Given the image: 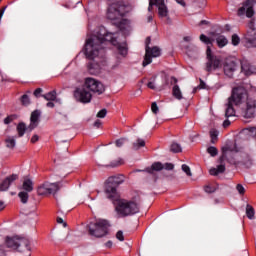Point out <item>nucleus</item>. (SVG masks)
Wrapping results in <instances>:
<instances>
[{
  "mask_svg": "<svg viewBox=\"0 0 256 256\" xmlns=\"http://www.w3.org/2000/svg\"><path fill=\"white\" fill-rule=\"evenodd\" d=\"M113 35V33L107 32V29L100 28L97 35H92L86 39L84 45V55L86 59H89L90 61L87 64V70L90 75H99V73H101V64L95 62V59H98L103 52L104 43H112L115 47H117L118 53L122 55V57H127V44L117 42V39H115Z\"/></svg>",
  "mask_w": 256,
  "mask_h": 256,
  "instance_id": "f257e3e1",
  "label": "nucleus"
},
{
  "mask_svg": "<svg viewBox=\"0 0 256 256\" xmlns=\"http://www.w3.org/2000/svg\"><path fill=\"white\" fill-rule=\"evenodd\" d=\"M125 15H127V6L122 2H114L108 6L107 19L114 21L120 31H127L130 27L129 20L123 19Z\"/></svg>",
  "mask_w": 256,
  "mask_h": 256,
  "instance_id": "f03ea898",
  "label": "nucleus"
},
{
  "mask_svg": "<svg viewBox=\"0 0 256 256\" xmlns=\"http://www.w3.org/2000/svg\"><path fill=\"white\" fill-rule=\"evenodd\" d=\"M237 153H239V149L236 144L222 147V156L219 158L220 165H218L217 168H211L209 170L210 175L217 176L221 173H225V164H223V161L226 159L229 163H235V155H237Z\"/></svg>",
  "mask_w": 256,
  "mask_h": 256,
  "instance_id": "7ed1b4c3",
  "label": "nucleus"
},
{
  "mask_svg": "<svg viewBox=\"0 0 256 256\" xmlns=\"http://www.w3.org/2000/svg\"><path fill=\"white\" fill-rule=\"evenodd\" d=\"M247 97V90L243 87L234 88L231 97L228 98L226 103L225 117H235V108L233 105H241L243 100Z\"/></svg>",
  "mask_w": 256,
  "mask_h": 256,
  "instance_id": "20e7f679",
  "label": "nucleus"
},
{
  "mask_svg": "<svg viewBox=\"0 0 256 256\" xmlns=\"http://www.w3.org/2000/svg\"><path fill=\"white\" fill-rule=\"evenodd\" d=\"M125 183V176L123 174H118L115 176H110L104 184V193L107 199L110 201H115L119 195L117 194V187Z\"/></svg>",
  "mask_w": 256,
  "mask_h": 256,
  "instance_id": "39448f33",
  "label": "nucleus"
},
{
  "mask_svg": "<svg viewBox=\"0 0 256 256\" xmlns=\"http://www.w3.org/2000/svg\"><path fill=\"white\" fill-rule=\"evenodd\" d=\"M116 211L118 213V217H130L131 215H137V213H139V204L131 200L118 199Z\"/></svg>",
  "mask_w": 256,
  "mask_h": 256,
  "instance_id": "423d86ee",
  "label": "nucleus"
},
{
  "mask_svg": "<svg viewBox=\"0 0 256 256\" xmlns=\"http://www.w3.org/2000/svg\"><path fill=\"white\" fill-rule=\"evenodd\" d=\"M109 227H111V224L108 220L97 219L95 222H91L88 225V231L92 237L101 238L105 237V235H108Z\"/></svg>",
  "mask_w": 256,
  "mask_h": 256,
  "instance_id": "0eeeda50",
  "label": "nucleus"
},
{
  "mask_svg": "<svg viewBox=\"0 0 256 256\" xmlns=\"http://www.w3.org/2000/svg\"><path fill=\"white\" fill-rule=\"evenodd\" d=\"M83 85L92 95H103L105 93V85L95 78H85Z\"/></svg>",
  "mask_w": 256,
  "mask_h": 256,
  "instance_id": "6e6552de",
  "label": "nucleus"
},
{
  "mask_svg": "<svg viewBox=\"0 0 256 256\" xmlns=\"http://www.w3.org/2000/svg\"><path fill=\"white\" fill-rule=\"evenodd\" d=\"M73 97L77 103H83L84 105L91 103L93 100V94L87 88H85L84 84L75 88Z\"/></svg>",
  "mask_w": 256,
  "mask_h": 256,
  "instance_id": "1a4fd4ad",
  "label": "nucleus"
},
{
  "mask_svg": "<svg viewBox=\"0 0 256 256\" xmlns=\"http://www.w3.org/2000/svg\"><path fill=\"white\" fill-rule=\"evenodd\" d=\"M206 59H207V62L205 64L204 69L207 73H213V71H217V69H220L221 59L213 55V53L211 52V46H207Z\"/></svg>",
  "mask_w": 256,
  "mask_h": 256,
  "instance_id": "9d476101",
  "label": "nucleus"
},
{
  "mask_svg": "<svg viewBox=\"0 0 256 256\" xmlns=\"http://www.w3.org/2000/svg\"><path fill=\"white\" fill-rule=\"evenodd\" d=\"M145 56H144V60L142 62L143 67H147V65H151V63H153V59L157 58V57H161V48L154 46V47H149L146 46L145 47Z\"/></svg>",
  "mask_w": 256,
  "mask_h": 256,
  "instance_id": "9b49d317",
  "label": "nucleus"
},
{
  "mask_svg": "<svg viewBox=\"0 0 256 256\" xmlns=\"http://www.w3.org/2000/svg\"><path fill=\"white\" fill-rule=\"evenodd\" d=\"M59 189H60L59 182H56V183L46 182L38 187L37 193L38 195H55V193L59 191Z\"/></svg>",
  "mask_w": 256,
  "mask_h": 256,
  "instance_id": "f8f14e48",
  "label": "nucleus"
},
{
  "mask_svg": "<svg viewBox=\"0 0 256 256\" xmlns=\"http://www.w3.org/2000/svg\"><path fill=\"white\" fill-rule=\"evenodd\" d=\"M249 31L245 35L246 47H256V30L255 21L251 20L248 23Z\"/></svg>",
  "mask_w": 256,
  "mask_h": 256,
  "instance_id": "ddd939ff",
  "label": "nucleus"
},
{
  "mask_svg": "<svg viewBox=\"0 0 256 256\" xmlns=\"http://www.w3.org/2000/svg\"><path fill=\"white\" fill-rule=\"evenodd\" d=\"M245 13H246V17H249V18L255 15V11H253V3L251 2V0H246L243 3V6L238 9L237 15L238 17H243Z\"/></svg>",
  "mask_w": 256,
  "mask_h": 256,
  "instance_id": "4468645a",
  "label": "nucleus"
},
{
  "mask_svg": "<svg viewBox=\"0 0 256 256\" xmlns=\"http://www.w3.org/2000/svg\"><path fill=\"white\" fill-rule=\"evenodd\" d=\"M41 117V111L35 110L31 113L30 124L28 126V131L31 132L33 129L39 126V119Z\"/></svg>",
  "mask_w": 256,
  "mask_h": 256,
  "instance_id": "2eb2a0df",
  "label": "nucleus"
},
{
  "mask_svg": "<svg viewBox=\"0 0 256 256\" xmlns=\"http://www.w3.org/2000/svg\"><path fill=\"white\" fill-rule=\"evenodd\" d=\"M19 179V175L12 174L4 179L3 182L0 183V191H7L15 181Z\"/></svg>",
  "mask_w": 256,
  "mask_h": 256,
  "instance_id": "dca6fc26",
  "label": "nucleus"
},
{
  "mask_svg": "<svg viewBox=\"0 0 256 256\" xmlns=\"http://www.w3.org/2000/svg\"><path fill=\"white\" fill-rule=\"evenodd\" d=\"M237 69V64L233 60H226L224 62V75L226 77H233V73H235Z\"/></svg>",
  "mask_w": 256,
  "mask_h": 256,
  "instance_id": "f3484780",
  "label": "nucleus"
},
{
  "mask_svg": "<svg viewBox=\"0 0 256 256\" xmlns=\"http://www.w3.org/2000/svg\"><path fill=\"white\" fill-rule=\"evenodd\" d=\"M6 245L9 249H19V236L7 237Z\"/></svg>",
  "mask_w": 256,
  "mask_h": 256,
  "instance_id": "a211bd4d",
  "label": "nucleus"
},
{
  "mask_svg": "<svg viewBox=\"0 0 256 256\" xmlns=\"http://www.w3.org/2000/svg\"><path fill=\"white\" fill-rule=\"evenodd\" d=\"M255 109H256L255 104L247 103L245 117L247 119H251V117H254L255 116Z\"/></svg>",
  "mask_w": 256,
  "mask_h": 256,
  "instance_id": "6ab92c4d",
  "label": "nucleus"
},
{
  "mask_svg": "<svg viewBox=\"0 0 256 256\" xmlns=\"http://www.w3.org/2000/svg\"><path fill=\"white\" fill-rule=\"evenodd\" d=\"M172 95L173 97H175V99H178V101H181V99H183V93L181 92V88H179V85L173 86Z\"/></svg>",
  "mask_w": 256,
  "mask_h": 256,
  "instance_id": "aec40b11",
  "label": "nucleus"
},
{
  "mask_svg": "<svg viewBox=\"0 0 256 256\" xmlns=\"http://www.w3.org/2000/svg\"><path fill=\"white\" fill-rule=\"evenodd\" d=\"M251 67V64L247 63V62H243L242 63V72L244 73V75H246L247 77H249V75H254L256 73L255 70H249V68Z\"/></svg>",
  "mask_w": 256,
  "mask_h": 256,
  "instance_id": "412c9836",
  "label": "nucleus"
},
{
  "mask_svg": "<svg viewBox=\"0 0 256 256\" xmlns=\"http://www.w3.org/2000/svg\"><path fill=\"white\" fill-rule=\"evenodd\" d=\"M22 189H24L26 193H31V191H33V181H31V179H25Z\"/></svg>",
  "mask_w": 256,
  "mask_h": 256,
  "instance_id": "4be33fe9",
  "label": "nucleus"
},
{
  "mask_svg": "<svg viewBox=\"0 0 256 256\" xmlns=\"http://www.w3.org/2000/svg\"><path fill=\"white\" fill-rule=\"evenodd\" d=\"M147 173H153V171H163V163L155 162L151 168L146 169Z\"/></svg>",
  "mask_w": 256,
  "mask_h": 256,
  "instance_id": "5701e85b",
  "label": "nucleus"
},
{
  "mask_svg": "<svg viewBox=\"0 0 256 256\" xmlns=\"http://www.w3.org/2000/svg\"><path fill=\"white\" fill-rule=\"evenodd\" d=\"M216 43H217L218 47L220 49H222V47H225V45H227V43H229V40H227V38L223 35H218L216 37Z\"/></svg>",
  "mask_w": 256,
  "mask_h": 256,
  "instance_id": "b1692460",
  "label": "nucleus"
},
{
  "mask_svg": "<svg viewBox=\"0 0 256 256\" xmlns=\"http://www.w3.org/2000/svg\"><path fill=\"white\" fill-rule=\"evenodd\" d=\"M25 131H29V128H27L25 123H19L17 125L18 137H23V135H25Z\"/></svg>",
  "mask_w": 256,
  "mask_h": 256,
  "instance_id": "393cba45",
  "label": "nucleus"
},
{
  "mask_svg": "<svg viewBox=\"0 0 256 256\" xmlns=\"http://www.w3.org/2000/svg\"><path fill=\"white\" fill-rule=\"evenodd\" d=\"M43 99L46 101H55L57 99V92L55 90L42 95Z\"/></svg>",
  "mask_w": 256,
  "mask_h": 256,
  "instance_id": "a878e982",
  "label": "nucleus"
},
{
  "mask_svg": "<svg viewBox=\"0 0 256 256\" xmlns=\"http://www.w3.org/2000/svg\"><path fill=\"white\" fill-rule=\"evenodd\" d=\"M158 15L160 17H167L169 15V10L167 9V5L163 4L158 6Z\"/></svg>",
  "mask_w": 256,
  "mask_h": 256,
  "instance_id": "bb28decb",
  "label": "nucleus"
},
{
  "mask_svg": "<svg viewBox=\"0 0 256 256\" xmlns=\"http://www.w3.org/2000/svg\"><path fill=\"white\" fill-rule=\"evenodd\" d=\"M246 216L250 220L255 219V209L253 208V206L249 204L246 206Z\"/></svg>",
  "mask_w": 256,
  "mask_h": 256,
  "instance_id": "cd10ccee",
  "label": "nucleus"
},
{
  "mask_svg": "<svg viewBox=\"0 0 256 256\" xmlns=\"http://www.w3.org/2000/svg\"><path fill=\"white\" fill-rule=\"evenodd\" d=\"M5 143H6V147H7L8 149H15V145H16L15 137L9 136V137L5 140Z\"/></svg>",
  "mask_w": 256,
  "mask_h": 256,
  "instance_id": "c85d7f7f",
  "label": "nucleus"
},
{
  "mask_svg": "<svg viewBox=\"0 0 256 256\" xmlns=\"http://www.w3.org/2000/svg\"><path fill=\"white\" fill-rule=\"evenodd\" d=\"M29 244V239L18 236V247H26V249H29Z\"/></svg>",
  "mask_w": 256,
  "mask_h": 256,
  "instance_id": "c756f323",
  "label": "nucleus"
},
{
  "mask_svg": "<svg viewBox=\"0 0 256 256\" xmlns=\"http://www.w3.org/2000/svg\"><path fill=\"white\" fill-rule=\"evenodd\" d=\"M141 147H145V140L138 138L136 142L133 143V149L134 151H138Z\"/></svg>",
  "mask_w": 256,
  "mask_h": 256,
  "instance_id": "7c9ffc66",
  "label": "nucleus"
},
{
  "mask_svg": "<svg viewBox=\"0 0 256 256\" xmlns=\"http://www.w3.org/2000/svg\"><path fill=\"white\" fill-rule=\"evenodd\" d=\"M170 151L172 153H181L183 151V148H181L180 144L174 142L170 146Z\"/></svg>",
  "mask_w": 256,
  "mask_h": 256,
  "instance_id": "2f4dec72",
  "label": "nucleus"
},
{
  "mask_svg": "<svg viewBox=\"0 0 256 256\" xmlns=\"http://www.w3.org/2000/svg\"><path fill=\"white\" fill-rule=\"evenodd\" d=\"M242 163L246 166V167H251V165H253V158H251V156H249V154H246L243 157Z\"/></svg>",
  "mask_w": 256,
  "mask_h": 256,
  "instance_id": "473e14b6",
  "label": "nucleus"
},
{
  "mask_svg": "<svg viewBox=\"0 0 256 256\" xmlns=\"http://www.w3.org/2000/svg\"><path fill=\"white\" fill-rule=\"evenodd\" d=\"M18 197L21 199V203H27L29 201V193L22 191L19 192Z\"/></svg>",
  "mask_w": 256,
  "mask_h": 256,
  "instance_id": "72a5a7b5",
  "label": "nucleus"
},
{
  "mask_svg": "<svg viewBox=\"0 0 256 256\" xmlns=\"http://www.w3.org/2000/svg\"><path fill=\"white\" fill-rule=\"evenodd\" d=\"M200 41L205 43V45H213V39L207 37L205 34L200 35Z\"/></svg>",
  "mask_w": 256,
  "mask_h": 256,
  "instance_id": "f704fd0d",
  "label": "nucleus"
},
{
  "mask_svg": "<svg viewBox=\"0 0 256 256\" xmlns=\"http://www.w3.org/2000/svg\"><path fill=\"white\" fill-rule=\"evenodd\" d=\"M125 161L122 158H117L109 164V167H121Z\"/></svg>",
  "mask_w": 256,
  "mask_h": 256,
  "instance_id": "c9c22d12",
  "label": "nucleus"
},
{
  "mask_svg": "<svg viewBox=\"0 0 256 256\" xmlns=\"http://www.w3.org/2000/svg\"><path fill=\"white\" fill-rule=\"evenodd\" d=\"M211 143H217V137H219V132L215 129L210 130Z\"/></svg>",
  "mask_w": 256,
  "mask_h": 256,
  "instance_id": "e433bc0d",
  "label": "nucleus"
},
{
  "mask_svg": "<svg viewBox=\"0 0 256 256\" xmlns=\"http://www.w3.org/2000/svg\"><path fill=\"white\" fill-rule=\"evenodd\" d=\"M207 153H209V155H211V157H217L219 150H217V148L215 146H210L207 149Z\"/></svg>",
  "mask_w": 256,
  "mask_h": 256,
  "instance_id": "4c0bfd02",
  "label": "nucleus"
},
{
  "mask_svg": "<svg viewBox=\"0 0 256 256\" xmlns=\"http://www.w3.org/2000/svg\"><path fill=\"white\" fill-rule=\"evenodd\" d=\"M182 171L187 175V177H193V173L191 172V168L187 164L182 165Z\"/></svg>",
  "mask_w": 256,
  "mask_h": 256,
  "instance_id": "58836bf2",
  "label": "nucleus"
},
{
  "mask_svg": "<svg viewBox=\"0 0 256 256\" xmlns=\"http://www.w3.org/2000/svg\"><path fill=\"white\" fill-rule=\"evenodd\" d=\"M21 103L22 105H30L31 104V100L29 99V96L27 94H24L22 97H21Z\"/></svg>",
  "mask_w": 256,
  "mask_h": 256,
  "instance_id": "ea45409f",
  "label": "nucleus"
},
{
  "mask_svg": "<svg viewBox=\"0 0 256 256\" xmlns=\"http://www.w3.org/2000/svg\"><path fill=\"white\" fill-rule=\"evenodd\" d=\"M231 41H232V45L237 46L239 45V43H241V38H239V35L233 34Z\"/></svg>",
  "mask_w": 256,
  "mask_h": 256,
  "instance_id": "a19ab883",
  "label": "nucleus"
},
{
  "mask_svg": "<svg viewBox=\"0 0 256 256\" xmlns=\"http://www.w3.org/2000/svg\"><path fill=\"white\" fill-rule=\"evenodd\" d=\"M96 117H98L99 119H105V117H107V109H102L100 110Z\"/></svg>",
  "mask_w": 256,
  "mask_h": 256,
  "instance_id": "79ce46f5",
  "label": "nucleus"
},
{
  "mask_svg": "<svg viewBox=\"0 0 256 256\" xmlns=\"http://www.w3.org/2000/svg\"><path fill=\"white\" fill-rule=\"evenodd\" d=\"M163 169H166V171H173V169H175V165L172 163H165L163 164Z\"/></svg>",
  "mask_w": 256,
  "mask_h": 256,
  "instance_id": "37998d69",
  "label": "nucleus"
},
{
  "mask_svg": "<svg viewBox=\"0 0 256 256\" xmlns=\"http://www.w3.org/2000/svg\"><path fill=\"white\" fill-rule=\"evenodd\" d=\"M236 190L238 191L239 195H245V187L241 184H237Z\"/></svg>",
  "mask_w": 256,
  "mask_h": 256,
  "instance_id": "c03bdc74",
  "label": "nucleus"
},
{
  "mask_svg": "<svg viewBox=\"0 0 256 256\" xmlns=\"http://www.w3.org/2000/svg\"><path fill=\"white\" fill-rule=\"evenodd\" d=\"M151 110L154 115H157V113H159V107L157 106V102L152 103Z\"/></svg>",
  "mask_w": 256,
  "mask_h": 256,
  "instance_id": "a18cd8bd",
  "label": "nucleus"
},
{
  "mask_svg": "<svg viewBox=\"0 0 256 256\" xmlns=\"http://www.w3.org/2000/svg\"><path fill=\"white\" fill-rule=\"evenodd\" d=\"M153 5L156 7H161V5H165V0H150Z\"/></svg>",
  "mask_w": 256,
  "mask_h": 256,
  "instance_id": "49530a36",
  "label": "nucleus"
},
{
  "mask_svg": "<svg viewBox=\"0 0 256 256\" xmlns=\"http://www.w3.org/2000/svg\"><path fill=\"white\" fill-rule=\"evenodd\" d=\"M204 191H205V193H215L216 189L213 186L207 185L204 187Z\"/></svg>",
  "mask_w": 256,
  "mask_h": 256,
  "instance_id": "de8ad7c7",
  "label": "nucleus"
},
{
  "mask_svg": "<svg viewBox=\"0 0 256 256\" xmlns=\"http://www.w3.org/2000/svg\"><path fill=\"white\" fill-rule=\"evenodd\" d=\"M124 143H127V139L120 138V139L116 140V147H123Z\"/></svg>",
  "mask_w": 256,
  "mask_h": 256,
  "instance_id": "09e8293b",
  "label": "nucleus"
},
{
  "mask_svg": "<svg viewBox=\"0 0 256 256\" xmlns=\"http://www.w3.org/2000/svg\"><path fill=\"white\" fill-rule=\"evenodd\" d=\"M116 239H118V241H125V236L123 235V231L119 230L116 233Z\"/></svg>",
  "mask_w": 256,
  "mask_h": 256,
  "instance_id": "8fccbe9b",
  "label": "nucleus"
},
{
  "mask_svg": "<svg viewBox=\"0 0 256 256\" xmlns=\"http://www.w3.org/2000/svg\"><path fill=\"white\" fill-rule=\"evenodd\" d=\"M11 121H13V116H8L4 119L5 125H9V123H11Z\"/></svg>",
  "mask_w": 256,
  "mask_h": 256,
  "instance_id": "3c124183",
  "label": "nucleus"
},
{
  "mask_svg": "<svg viewBox=\"0 0 256 256\" xmlns=\"http://www.w3.org/2000/svg\"><path fill=\"white\" fill-rule=\"evenodd\" d=\"M39 141V135L34 134L31 138V143H37Z\"/></svg>",
  "mask_w": 256,
  "mask_h": 256,
  "instance_id": "603ef678",
  "label": "nucleus"
},
{
  "mask_svg": "<svg viewBox=\"0 0 256 256\" xmlns=\"http://www.w3.org/2000/svg\"><path fill=\"white\" fill-rule=\"evenodd\" d=\"M41 93H43V89L41 88H37L35 91H34V95L36 97H39L41 95Z\"/></svg>",
  "mask_w": 256,
  "mask_h": 256,
  "instance_id": "864d4df0",
  "label": "nucleus"
},
{
  "mask_svg": "<svg viewBox=\"0 0 256 256\" xmlns=\"http://www.w3.org/2000/svg\"><path fill=\"white\" fill-rule=\"evenodd\" d=\"M249 132H250L251 135H252L253 137H255V139H256V128H255V127L249 128Z\"/></svg>",
  "mask_w": 256,
  "mask_h": 256,
  "instance_id": "5fc2aeb1",
  "label": "nucleus"
},
{
  "mask_svg": "<svg viewBox=\"0 0 256 256\" xmlns=\"http://www.w3.org/2000/svg\"><path fill=\"white\" fill-rule=\"evenodd\" d=\"M147 87H148L149 89L155 90V89H156V87H155V82H148Z\"/></svg>",
  "mask_w": 256,
  "mask_h": 256,
  "instance_id": "6e6d98bb",
  "label": "nucleus"
},
{
  "mask_svg": "<svg viewBox=\"0 0 256 256\" xmlns=\"http://www.w3.org/2000/svg\"><path fill=\"white\" fill-rule=\"evenodd\" d=\"M153 5H155V4H153L152 1L150 0L149 1V6H148V12L149 13H153Z\"/></svg>",
  "mask_w": 256,
  "mask_h": 256,
  "instance_id": "4d7b16f0",
  "label": "nucleus"
},
{
  "mask_svg": "<svg viewBox=\"0 0 256 256\" xmlns=\"http://www.w3.org/2000/svg\"><path fill=\"white\" fill-rule=\"evenodd\" d=\"M102 123H101V120H96L94 122V127H96L97 129H99V127H101Z\"/></svg>",
  "mask_w": 256,
  "mask_h": 256,
  "instance_id": "13d9d810",
  "label": "nucleus"
},
{
  "mask_svg": "<svg viewBox=\"0 0 256 256\" xmlns=\"http://www.w3.org/2000/svg\"><path fill=\"white\" fill-rule=\"evenodd\" d=\"M105 247H107L108 249H111V247H113V241L109 240L108 242H106Z\"/></svg>",
  "mask_w": 256,
  "mask_h": 256,
  "instance_id": "bf43d9fd",
  "label": "nucleus"
},
{
  "mask_svg": "<svg viewBox=\"0 0 256 256\" xmlns=\"http://www.w3.org/2000/svg\"><path fill=\"white\" fill-rule=\"evenodd\" d=\"M198 88L205 89V82L202 79H200V84H199Z\"/></svg>",
  "mask_w": 256,
  "mask_h": 256,
  "instance_id": "052dcab7",
  "label": "nucleus"
},
{
  "mask_svg": "<svg viewBox=\"0 0 256 256\" xmlns=\"http://www.w3.org/2000/svg\"><path fill=\"white\" fill-rule=\"evenodd\" d=\"M177 78H175V77H171V80H170V83H171V85H177Z\"/></svg>",
  "mask_w": 256,
  "mask_h": 256,
  "instance_id": "680f3d73",
  "label": "nucleus"
},
{
  "mask_svg": "<svg viewBox=\"0 0 256 256\" xmlns=\"http://www.w3.org/2000/svg\"><path fill=\"white\" fill-rule=\"evenodd\" d=\"M147 21H148V23H151V21H153V13L148 14Z\"/></svg>",
  "mask_w": 256,
  "mask_h": 256,
  "instance_id": "e2e57ef3",
  "label": "nucleus"
},
{
  "mask_svg": "<svg viewBox=\"0 0 256 256\" xmlns=\"http://www.w3.org/2000/svg\"><path fill=\"white\" fill-rule=\"evenodd\" d=\"M57 223H60V224L63 223L64 227H67V223L63 222V218L61 217L57 218Z\"/></svg>",
  "mask_w": 256,
  "mask_h": 256,
  "instance_id": "0e129e2a",
  "label": "nucleus"
},
{
  "mask_svg": "<svg viewBox=\"0 0 256 256\" xmlns=\"http://www.w3.org/2000/svg\"><path fill=\"white\" fill-rule=\"evenodd\" d=\"M178 5H181L182 7H185V0H175Z\"/></svg>",
  "mask_w": 256,
  "mask_h": 256,
  "instance_id": "69168bd1",
  "label": "nucleus"
},
{
  "mask_svg": "<svg viewBox=\"0 0 256 256\" xmlns=\"http://www.w3.org/2000/svg\"><path fill=\"white\" fill-rule=\"evenodd\" d=\"M231 125V121H229V120H225L224 122H223V126L224 127H229Z\"/></svg>",
  "mask_w": 256,
  "mask_h": 256,
  "instance_id": "338daca9",
  "label": "nucleus"
},
{
  "mask_svg": "<svg viewBox=\"0 0 256 256\" xmlns=\"http://www.w3.org/2000/svg\"><path fill=\"white\" fill-rule=\"evenodd\" d=\"M0 256H5V250H3L2 246H0Z\"/></svg>",
  "mask_w": 256,
  "mask_h": 256,
  "instance_id": "774afa93",
  "label": "nucleus"
}]
</instances>
